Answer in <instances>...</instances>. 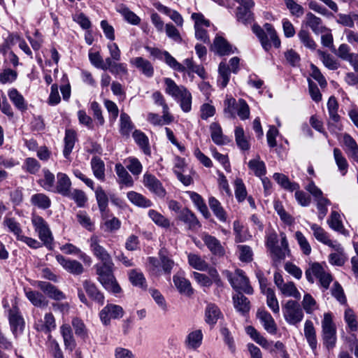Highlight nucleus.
I'll list each match as a JSON object with an SVG mask.
<instances>
[{"instance_id": "24", "label": "nucleus", "mask_w": 358, "mask_h": 358, "mask_svg": "<svg viewBox=\"0 0 358 358\" xmlns=\"http://www.w3.org/2000/svg\"><path fill=\"white\" fill-rule=\"evenodd\" d=\"M212 50L220 56L234 52L231 45L222 36L215 37Z\"/></svg>"}, {"instance_id": "36", "label": "nucleus", "mask_w": 358, "mask_h": 358, "mask_svg": "<svg viewBox=\"0 0 358 358\" xmlns=\"http://www.w3.org/2000/svg\"><path fill=\"white\" fill-rule=\"evenodd\" d=\"M8 96L15 108L19 110L24 112L27 110V103L24 98L16 89H10L8 92Z\"/></svg>"}, {"instance_id": "13", "label": "nucleus", "mask_w": 358, "mask_h": 358, "mask_svg": "<svg viewBox=\"0 0 358 358\" xmlns=\"http://www.w3.org/2000/svg\"><path fill=\"white\" fill-rule=\"evenodd\" d=\"M201 240L210 252L217 257H223L225 254V250L222 245L220 241L215 236L207 233L201 234Z\"/></svg>"}, {"instance_id": "7", "label": "nucleus", "mask_w": 358, "mask_h": 358, "mask_svg": "<svg viewBox=\"0 0 358 358\" xmlns=\"http://www.w3.org/2000/svg\"><path fill=\"white\" fill-rule=\"evenodd\" d=\"M227 279L231 287L236 291H243L247 294H252L253 289L250 285L249 279L241 269H236L234 273L227 272Z\"/></svg>"}, {"instance_id": "28", "label": "nucleus", "mask_w": 358, "mask_h": 358, "mask_svg": "<svg viewBox=\"0 0 358 358\" xmlns=\"http://www.w3.org/2000/svg\"><path fill=\"white\" fill-rule=\"evenodd\" d=\"M77 141L76 132L73 129H66L65 136L64 138V147L63 150V155L65 158L68 159L71 155L76 141Z\"/></svg>"}, {"instance_id": "9", "label": "nucleus", "mask_w": 358, "mask_h": 358, "mask_svg": "<svg viewBox=\"0 0 358 358\" xmlns=\"http://www.w3.org/2000/svg\"><path fill=\"white\" fill-rule=\"evenodd\" d=\"M280 245H276L270 249L271 257L275 264H277L278 262H280L282 260L285 259L290 253L286 234L284 232H280Z\"/></svg>"}, {"instance_id": "16", "label": "nucleus", "mask_w": 358, "mask_h": 358, "mask_svg": "<svg viewBox=\"0 0 358 358\" xmlns=\"http://www.w3.org/2000/svg\"><path fill=\"white\" fill-rule=\"evenodd\" d=\"M37 287L50 299L57 301L66 299V295L49 282L38 281Z\"/></svg>"}, {"instance_id": "19", "label": "nucleus", "mask_w": 358, "mask_h": 358, "mask_svg": "<svg viewBox=\"0 0 358 358\" xmlns=\"http://www.w3.org/2000/svg\"><path fill=\"white\" fill-rule=\"evenodd\" d=\"M34 328L38 331L45 334L50 333L56 328V322L54 315L51 313H46L43 320L40 319L35 322Z\"/></svg>"}, {"instance_id": "53", "label": "nucleus", "mask_w": 358, "mask_h": 358, "mask_svg": "<svg viewBox=\"0 0 358 358\" xmlns=\"http://www.w3.org/2000/svg\"><path fill=\"white\" fill-rule=\"evenodd\" d=\"M327 222L332 229L341 234H345V230L341 220V215L337 211L333 210L331 213L330 217Z\"/></svg>"}, {"instance_id": "26", "label": "nucleus", "mask_w": 358, "mask_h": 358, "mask_svg": "<svg viewBox=\"0 0 358 358\" xmlns=\"http://www.w3.org/2000/svg\"><path fill=\"white\" fill-rule=\"evenodd\" d=\"M173 281L180 293L187 296H190L193 294V289L192 288L190 282L183 276L176 274L173 277Z\"/></svg>"}, {"instance_id": "46", "label": "nucleus", "mask_w": 358, "mask_h": 358, "mask_svg": "<svg viewBox=\"0 0 358 358\" xmlns=\"http://www.w3.org/2000/svg\"><path fill=\"white\" fill-rule=\"evenodd\" d=\"M281 294L286 297H292L296 300L301 299V293L298 290L295 284L290 281L286 282L280 289Z\"/></svg>"}, {"instance_id": "35", "label": "nucleus", "mask_w": 358, "mask_h": 358, "mask_svg": "<svg viewBox=\"0 0 358 358\" xmlns=\"http://www.w3.org/2000/svg\"><path fill=\"white\" fill-rule=\"evenodd\" d=\"M304 336L313 350H316L317 341L316 331L313 323L310 320H306L304 324Z\"/></svg>"}, {"instance_id": "32", "label": "nucleus", "mask_w": 358, "mask_h": 358, "mask_svg": "<svg viewBox=\"0 0 358 358\" xmlns=\"http://www.w3.org/2000/svg\"><path fill=\"white\" fill-rule=\"evenodd\" d=\"M60 332L66 348L73 351L76 346V343L70 325L67 324H62L60 327Z\"/></svg>"}, {"instance_id": "44", "label": "nucleus", "mask_w": 358, "mask_h": 358, "mask_svg": "<svg viewBox=\"0 0 358 358\" xmlns=\"http://www.w3.org/2000/svg\"><path fill=\"white\" fill-rule=\"evenodd\" d=\"M263 294L266 296V303L268 308L273 313L274 315H279L280 306L274 289H266L265 293Z\"/></svg>"}, {"instance_id": "45", "label": "nucleus", "mask_w": 358, "mask_h": 358, "mask_svg": "<svg viewBox=\"0 0 358 358\" xmlns=\"http://www.w3.org/2000/svg\"><path fill=\"white\" fill-rule=\"evenodd\" d=\"M248 167L256 176L259 178L264 176L266 173V165L263 161L260 160L259 156L250 160Z\"/></svg>"}, {"instance_id": "4", "label": "nucleus", "mask_w": 358, "mask_h": 358, "mask_svg": "<svg viewBox=\"0 0 358 358\" xmlns=\"http://www.w3.org/2000/svg\"><path fill=\"white\" fill-rule=\"evenodd\" d=\"M282 310L285 320L290 325H297L303 319V310L296 300H287L282 304Z\"/></svg>"}, {"instance_id": "6", "label": "nucleus", "mask_w": 358, "mask_h": 358, "mask_svg": "<svg viewBox=\"0 0 358 358\" xmlns=\"http://www.w3.org/2000/svg\"><path fill=\"white\" fill-rule=\"evenodd\" d=\"M238 3L236 8V17L237 21L245 26L252 24L255 21L252 8L255 6L252 0H234Z\"/></svg>"}, {"instance_id": "3", "label": "nucleus", "mask_w": 358, "mask_h": 358, "mask_svg": "<svg viewBox=\"0 0 358 358\" xmlns=\"http://www.w3.org/2000/svg\"><path fill=\"white\" fill-rule=\"evenodd\" d=\"M322 340L323 345L328 350L335 348L337 342V331L330 313H324L322 320Z\"/></svg>"}, {"instance_id": "63", "label": "nucleus", "mask_w": 358, "mask_h": 358, "mask_svg": "<svg viewBox=\"0 0 358 358\" xmlns=\"http://www.w3.org/2000/svg\"><path fill=\"white\" fill-rule=\"evenodd\" d=\"M148 215L157 225L164 228L169 227V220L157 211L150 210L148 211Z\"/></svg>"}, {"instance_id": "49", "label": "nucleus", "mask_w": 358, "mask_h": 358, "mask_svg": "<svg viewBox=\"0 0 358 358\" xmlns=\"http://www.w3.org/2000/svg\"><path fill=\"white\" fill-rule=\"evenodd\" d=\"M95 195L99 209L101 211L102 216H103L108 207V196L106 195L105 191L101 187H98L96 189Z\"/></svg>"}, {"instance_id": "62", "label": "nucleus", "mask_w": 358, "mask_h": 358, "mask_svg": "<svg viewBox=\"0 0 358 358\" xmlns=\"http://www.w3.org/2000/svg\"><path fill=\"white\" fill-rule=\"evenodd\" d=\"M22 168L30 174H36L40 170L41 164L35 158L27 157L25 159Z\"/></svg>"}, {"instance_id": "60", "label": "nucleus", "mask_w": 358, "mask_h": 358, "mask_svg": "<svg viewBox=\"0 0 358 358\" xmlns=\"http://www.w3.org/2000/svg\"><path fill=\"white\" fill-rule=\"evenodd\" d=\"M78 223L89 231L94 230V224L85 211H79L76 215Z\"/></svg>"}, {"instance_id": "12", "label": "nucleus", "mask_w": 358, "mask_h": 358, "mask_svg": "<svg viewBox=\"0 0 358 358\" xmlns=\"http://www.w3.org/2000/svg\"><path fill=\"white\" fill-rule=\"evenodd\" d=\"M143 183L146 188L158 196L164 197L166 195V190L161 182L154 175L145 173L143 177Z\"/></svg>"}, {"instance_id": "47", "label": "nucleus", "mask_w": 358, "mask_h": 358, "mask_svg": "<svg viewBox=\"0 0 358 358\" xmlns=\"http://www.w3.org/2000/svg\"><path fill=\"white\" fill-rule=\"evenodd\" d=\"M126 168L134 176H138L143 170L141 162L136 157H129L124 160Z\"/></svg>"}, {"instance_id": "22", "label": "nucleus", "mask_w": 358, "mask_h": 358, "mask_svg": "<svg viewBox=\"0 0 358 358\" xmlns=\"http://www.w3.org/2000/svg\"><path fill=\"white\" fill-rule=\"evenodd\" d=\"M203 337V332L201 329H196L189 333L185 341L186 348L196 350L201 345Z\"/></svg>"}, {"instance_id": "20", "label": "nucleus", "mask_w": 358, "mask_h": 358, "mask_svg": "<svg viewBox=\"0 0 358 358\" xmlns=\"http://www.w3.org/2000/svg\"><path fill=\"white\" fill-rule=\"evenodd\" d=\"M305 23L316 35L323 34L327 31V28L322 24V19L310 12L306 13Z\"/></svg>"}, {"instance_id": "50", "label": "nucleus", "mask_w": 358, "mask_h": 358, "mask_svg": "<svg viewBox=\"0 0 358 358\" xmlns=\"http://www.w3.org/2000/svg\"><path fill=\"white\" fill-rule=\"evenodd\" d=\"M334 157L338 170L342 176H345L348 171V163L340 149L337 148L334 149Z\"/></svg>"}, {"instance_id": "25", "label": "nucleus", "mask_w": 358, "mask_h": 358, "mask_svg": "<svg viewBox=\"0 0 358 358\" xmlns=\"http://www.w3.org/2000/svg\"><path fill=\"white\" fill-rule=\"evenodd\" d=\"M222 315V313L217 305L212 303L207 304L205 309V321L207 324L213 326Z\"/></svg>"}, {"instance_id": "30", "label": "nucleus", "mask_w": 358, "mask_h": 358, "mask_svg": "<svg viewBox=\"0 0 358 358\" xmlns=\"http://www.w3.org/2000/svg\"><path fill=\"white\" fill-rule=\"evenodd\" d=\"M57 191L63 196L70 195L71 182L69 176L63 173H58L57 176Z\"/></svg>"}, {"instance_id": "27", "label": "nucleus", "mask_w": 358, "mask_h": 358, "mask_svg": "<svg viewBox=\"0 0 358 358\" xmlns=\"http://www.w3.org/2000/svg\"><path fill=\"white\" fill-rule=\"evenodd\" d=\"M212 141L217 145H221L229 142V138L222 133L221 126L217 122H213L210 125Z\"/></svg>"}, {"instance_id": "52", "label": "nucleus", "mask_w": 358, "mask_h": 358, "mask_svg": "<svg viewBox=\"0 0 358 358\" xmlns=\"http://www.w3.org/2000/svg\"><path fill=\"white\" fill-rule=\"evenodd\" d=\"M133 138L138 146L143 150L144 153L149 155L150 152L148 138L144 133L140 130H135L133 133Z\"/></svg>"}, {"instance_id": "43", "label": "nucleus", "mask_w": 358, "mask_h": 358, "mask_svg": "<svg viewBox=\"0 0 358 358\" xmlns=\"http://www.w3.org/2000/svg\"><path fill=\"white\" fill-rule=\"evenodd\" d=\"M3 224L4 227L8 228L9 232L15 236L17 241L22 236V229L20 227V224L17 222L14 217H8L6 216L4 217Z\"/></svg>"}, {"instance_id": "17", "label": "nucleus", "mask_w": 358, "mask_h": 358, "mask_svg": "<svg viewBox=\"0 0 358 358\" xmlns=\"http://www.w3.org/2000/svg\"><path fill=\"white\" fill-rule=\"evenodd\" d=\"M257 317L260 320L264 329L271 334L277 333V325L271 315L265 310H258Z\"/></svg>"}, {"instance_id": "15", "label": "nucleus", "mask_w": 358, "mask_h": 358, "mask_svg": "<svg viewBox=\"0 0 358 358\" xmlns=\"http://www.w3.org/2000/svg\"><path fill=\"white\" fill-rule=\"evenodd\" d=\"M178 217L179 220L184 222L187 226L189 230L196 231L201 227L195 214L188 208L181 210Z\"/></svg>"}, {"instance_id": "54", "label": "nucleus", "mask_w": 358, "mask_h": 358, "mask_svg": "<svg viewBox=\"0 0 358 358\" xmlns=\"http://www.w3.org/2000/svg\"><path fill=\"white\" fill-rule=\"evenodd\" d=\"M298 37L301 43L307 48L315 50L317 47V44L312 38L308 31L306 29H300L298 32Z\"/></svg>"}, {"instance_id": "38", "label": "nucleus", "mask_w": 358, "mask_h": 358, "mask_svg": "<svg viewBox=\"0 0 358 358\" xmlns=\"http://www.w3.org/2000/svg\"><path fill=\"white\" fill-rule=\"evenodd\" d=\"M273 178L278 184L287 191L294 192L295 189H300V186L297 182H291L289 178L282 173H275Z\"/></svg>"}, {"instance_id": "48", "label": "nucleus", "mask_w": 358, "mask_h": 358, "mask_svg": "<svg viewBox=\"0 0 358 358\" xmlns=\"http://www.w3.org/2000/svg\"><path fill=\"white\" fill-rule=\"evenodd\" d=\"M30 201L32 205L41 209H47L51 204L50 198L43 193L32 195Z\"/></svg>"}, {"instance_id": "23", "label": "nucleus", "mask_w": 358, "mask_h": 358, "mask_svg": "<svg viewBox=\"0 0 358 358\" xmlns=\"http://www.w3.org/2000/svg\"><path fill=\"white\" fill-rule=\"evenodd\" d=\"M131 64L139 69L143 75L148 78H151L154 75V68L150 61L138 57L131 60Z\"/></svg>"}, {"instance_id": "8", "label": "nucleus", "mask_w": 358, "mask_h": 358, "mask_svg": "<svg viewBox=\"0 0 358 358\" xmlns=\"http://www.w3.org/2000/svg\"><path fill=\"white\" fill-rule=\"evenodd\" d=\"M32 224L35 231L38 234L40 240L43 243L44 245L49 250H52L53 236L45 220L40 216H36L32 218Z\"/></svg>"}, {"instance_id": "42", "label": "nucleus", "mask_w": 358, "mask_h": 358, "mask_svg": "<svg viewBox=\"0 0 358 358\" xmlns=\"http://www.w3.org/2000/svg\"><path fill=\"white\" fill-rule=\"evenodd\" d=\"M159 257L162 271L164 273L170 275L173 266H175L174 261L168 255L167 251L164 249H161L159 250Z\"/></svg>"}, {"instance_id": "61", "label": "nucleus", "mask_w": 358, "mask_h": 358, "mask_svg": "<svg viewBox=\"0 0 358 358\" xmlns=\"http://www.w3.org/2000/svg\"><path fill=\"white\" fill-rule=\"evenodd\" d=\"M220 78L218 82L220 83V85L222 88L225 87L230 78V70L227 64L224 62H221L219 65L218 69Z\"/></svg>"}, {"instance_id": "64", "label": "nucleus", "mask_w": 358, "mask_h": 358, "mask_svg": "<svg viewBox=\"0 0 358 358\" xmlns=\"http://www.w3.org/2000/svg\"><path fill=\"white\" fill-rule=\"evenodd\" d=\"M284 1L292 15L300 17L304 14V8L295 0H284Z\"/></svg>"}, {"instance_id": "29", "label": "nucleus", "mask_w": 358, "mask_h": 358, "mask_svg": "<svg viewBox=\"0 0 358 358\" xmlns=\"http://www.w3.org/2000/svg\"><path fill=\"white\" fill-rule=\"evenodd\" d=\"M24 292L27 298L34 306L45 308L48 306V300L41 292L31 290L29 288L24 289Z\"/></svg>"}, {"instance_id": "59", "label": "nucleus", "mask_w": 358, "mask_h": 358, "mask_svg": "<svg viewBox=\"0 0 358 358\" xmlns=\"http://www.w3.org/2000/svg\"><path fill=\"white\" fill-rule=\"evenodd\" d=\"M235 196L238 202L241 203L248 196V192L242 179L236 178L234 182Z\"/></svg>"}, {"instance_id": "2", "label": "nucleus", "mask_w": 358, "mask_h": 358, "mask_svg": "<svg viewBox=\"0 0 358 358\" xmlns=\"http://www.w3.org/2000/svg\"><path fill=\"white\" fill-rule=\"evenodd\" d=\"M166 85L165 92L177 100L181 109L188 113L192 109V96L190 92L183 85H178L176 82L169 78H164Z\"/></svg>"}, {"instance_id": "5", "label": "nucleus", "mask_w": 358, "mask_h": 358, "mask_svg": "<svg viewBox=\"0 0 358 358\" xmlns=\"http://www.w3.org/2000/svg\"><path fill=\"white\" fill-rule=\"evenodd\" d=\"M306 278L307 280L310 282H314L315 276L320 281L321 286L324 289H327L329 287L330 283L332 281V277L329 273L325 272L323 267L319 263H313L305 272Z\"/></svg>"}, {"instance_id": "18", "label": "nucleus", "mask_w": 358, "mask_h": 358, "mask_svg": "<svg viewBox=\"0 0 358 358\" xmlns=\"http://www.w3.org/2000/svg\"><path fill=\"white\" fill-rule=\"evenodd\" d=\"M83 289L88 295V296L102 306L104 303V296L99 290L96 285L90 280H84L83 281Z\"/></svg>"}, {"instance_id": "57", "label": "nucleus", "mask_w": 358, "mask_h": 358, "mask_svg": "<svg viewBox=\"0 0 358 358\" xmlns=\"http://www.w3.org/2000/svg\"><path fill=\"white\" fill-rule=\"evenodd\" d=\"M235 139L238 147L243 150H248L250 149V144L245 136L244 130L241 127H237L235 129Z\"/></svg>"}, {"instance_id": "11", "label": "nucleus", "mask_w": 358, "mask_h": 358, "mask_svg": "<svg viewBox=\"0 0 358 358\" xmlns=\"http://www.w3.org/2000/svg\"><path fill=\"white\" fill-rule=\"evenodd\" d=\"M55 258L62 268L71 274L80 275L85 271L83 264L76 259L66 258L62 255H57Z\"/></svg>"}, {"instance_id": "51", "label": "nucleus", "mask_w": 358, "mask_h": 358, "mask_svg": "<svg viewBox=\"0 0 358 358\" xmlns=\"http://www.w3.org/2000/svg\"><path fill=\"white\" fill-rule=\"evenodd\" d=\"M317 53L327 68L331 70H336L338 69L339 63L330 54L321 50H317Z\"/></svg>"}, {"instance_id": "39", "label": "nucleus", "mask_w": 358, "mask_h": 358, "mask_svg": "<svg viewBox=\"0 0 358 358\" xmlns=\"http://www.w3.org/2000/svg\"><path fill=\"white\" fill-rule=\"evenodd\" d=\"M90 164L94 177L101 181H104L105 164L103 161L98 157H93Z\"/></svg>"}, {"instance_id": "58", "label": "nucleus", "mask_w": 358, "mask_h": 358, "mask_svg": "<svg viewBox=\"0 0 358 358\" xmlns=\"http://www.w3.org/2000/svg\"><path fill=\"white\" fill-rule=\"evenodd\" d=\"M120 131L122 136H128L133 129V124L130 117L125 113L120 114Z\"/></svg>"}, {"instance_id": "1", "label": "nucleus", "mask_w": 358, "mask_h": 358, "mask_svg": "<svg viewBox=\"0 0 358 358\" xmlns=\"http://www.w3.org/2000/svg\"><path fill=\"white\" fill-rule=\"evenodd\" d=\"M88 243L93 255L101 261V263L94 265L98 281L108 292L115 294L120 293L122 289L113 275L114 263L110 255L101 245V239L93 234L88 239Z\"/></svg>"}, {"instance_id": "10", "label": "nucleus", "mask_w": 358, "mask_h": 358, "mask_svg": "<svg viewBox=\"0 0 358 358\" xmlns=\"http://www.w3.org/2000/svg\"><path fill=\"white\" fill-rule=\"evenodd\" d=\"M123 315L124 310L120 306L110 303L101 310L99 317L104 325H108L111 319H120Z\"/></svg>"}, {"instance_id": "55", "label": "nucleus", "mask_w": 358, "mask_h": 358, "mask_svg": "<svg viewBox=\"0 0 358 358\" xmlns=\"http://www.w3.org/2000/svg\"><path fill=\"white\" fill-rule=\"evenodd\" d=\"M252 31L259 38L263 48L266 51L268 50L271 48V45L268 38L267 32L266 33L265 31L263 29H262L260 26L255 24L252 25Z\"/></svg>"}, {"instance_id": "34", "label": "nucleus", "mask_w": 358, "mask_h": 358, "mask_svg": "<svg viewBox=\"0 0 358 358\" xmlns=\"http://www.w3.org/2000/svg\"><path fill=\"white\" fill-rule=\"evenodd\" d=\"M233 301L235 308L242 314H245L250 309V303L248 299L241 292H238L233 296Z\"/></svg>"}, {"instance_id": "40", "label": "nucleus", "mask_w": 358, "mask_h": 358, "mask_svg": "<svg viewBox=\"0 0 358 358\" xmlns=\"http://www.w3.org/2000/svg\"><path fill=\"white\" fill-rule=\"evenodd\" d=\"M127 198L134 205L138 207L148 208L152 205L150 199H148L143 194L134 191L129 192L127 193Z\"/></svg>"}, {"instance_id": "37", "label": "nucleus", "mask_w": 358, "mask_h": 358, "mask_svg": "<svg viewBox=\"0 0 358 358\" xmlns=\"http://www.w3.org/2000/svg\"><path fill=\"white\" fill-rule=\"evenodd\" d=\"M115 171L118 177L120 184L129 187L134 185V180L131 176L121 163H117L115 164Z\"/></svg>"}, {"instance_id": "31", "label": "nucleus", "mask_w": 358, "mask_h": 358, "mask_svg": "<svg viewBox=\"0 0 358 358\" xmlns=\"http://www.w3.org/2000/svg\"><path fill=\"white\" fill-rule=\"evenodd\" d=\"M343 141L346 147L345 152L358 163V145L355 139L348 134H344Z\"/></svg>"}, {"instance_id": "33", "label": "nucleus", "mask_w": 358, "mask_h": 358, "mask_svg": "<svg viewBox=\"0 0 358 358\" xmlns=\"http://www.w3.org/2000/svg\"><path fill=\"white\" fill-rule=\"evenodd\" d=\"M208 204L215 216L221 222H226L227 214L222 206L221 203L215 197L211 196L208 199Z\"/></svg>"}, {"instance_id": "41", "label": "nucleus", "mask_w": 358, "mask_h": 358, "mask_svg": "<svg viewBox=\"0 0 358 358\" xmlns=\"http://www.w3.org/2000/svg\"><path fill=\"white\" fill-rule=\"evenodd\" d=\"M189 264L196 270L205 271L208 268V264L199 255L189 253L187 255Z\"/></svg>"}, {"instance_id": "56", "label": "nucleus", "mask_w": 358, "mask_h": 358, "mask_svg": "<svg viewBox=\"0 0 358 358\" xmlns=\"http://www.w3.org/2000/svg\"><path fill=\"white\" fill-rule=\"evenodd\" d=\"M72 327L75 331V334L77 336L80 337L83 339H85L88 336L87 329L84 323V322L78 318L74 317L71 321Z\"/></svg>"}, {"instance_id": "14", "label": "nucleus", "mask_w": 358, "mask_h": 358, "mask_svg": "<svg viewBox=\"0 0 358 358\" xmlns=\"http://www.w3.org/2000/svg\"><path fill=\"white\" fill-rule=\"evenodd\" d=\"M310 229L313 231V236L316 240L334 250H341V244L330 240L328 234L321 227L316 224H312Z\"/></svg>"}, {"instance_id": "21", "label": "nucleus", "mask_w": 358, "mask_h": 358, "mask_svg": "<svg viewBox=\"0 0 358 358\" xmlns=\"http://www.w3.org/2000/svg\"><path fill=\"white\" fill-rule=\"evenodd\" d=\"M9 322L11 331L15 336L22 332L24 327V322L16 308L10 310Z\"/></svg>"}]
</instances>
